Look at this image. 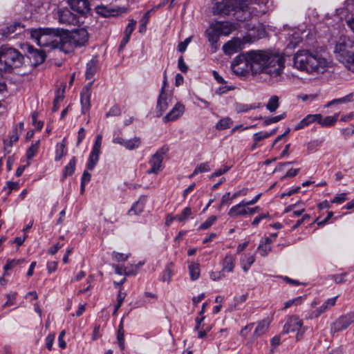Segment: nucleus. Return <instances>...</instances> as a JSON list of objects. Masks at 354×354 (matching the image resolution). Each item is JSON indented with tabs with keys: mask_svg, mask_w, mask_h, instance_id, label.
Instances as JSON below:
<instances>
[{
	"mask_svg": "<svg viewBox=\"0 0 354 354\" xmlns=\"http://www.w3.org/2000/svg\"><path fill=\"white\" fill-rule=\"evenodd\" d=\"M54 340H55V334L54 333H50L46 337L45 342H46V346L48 348V350H49V351L52 350Z\"/></svg>",
	"mask_w": 354,
	"mask_h": 354,
	"instance_id": "58",
	"label": "nucleus"
},
{
	"mask_svg": "<svg viewBox=\"0 0 354 354\" xmlns=\"http://www.w3.org/2000/svg\"><path fill=\"white\" fill-rule=\"evenodd\" d=\"M88 39V34L87 30L82 28L76 29L73 31L70 35L63 37L64 46L68 45L72 50L75 48L84 46Z\"/></svg>",
	"mask_w": 354,
	"mask_h": 354,
	"instance_id": "8",
	"label": "nucleus"
},
{
	"mask_svg": "<svg viewBox=\"0 0 354 354\" xmlns=\"http://www.w3.org/2000/svg\"><path fill=\"white\" fill-rule=\"evenodd\" d=\"M303 322L297 315L289 316L287 318L286 323L285 324L283 329V333H288L290 332H297L296 335L297 340L302 338L305 328H302Z\"/></svg>",
	"mask_w": 354,
	"mask_h": 354,
	"instance_id": "10",
	"label": "nucleus"
},
{
	"mask_svg": "<svg viewBox=\"0 0 354 354\" xmlns=\"http://www.w3.org/2000/svg\"><path fill=\"white\" fill-rule=\"evenodd\" d=\"M57 19L60 24L66 25H75L78 23L76 15L68 8L59 10Z\"/></svg>",
	"mask_w": 354,
	"mask_h": 354,
	"instance_id": "15",
	"label": "nucleus"
},
{
	"mask_svg": "<svg viewBox=\"0 0 354 354\" xmlns=\"http://www.w3.org/2000/svg\"><path fill=\"white\" fill-rule=\"evenodd\" d=\"M212 12L214 15L233 17L241 21L246 19L247 6L243 0H221L213 2Z\"/></svg>",
	"mask_w": 354,
	"mask_h": 354,
	"instance_id": "3",
	"label": "nucleus"
},
{
	"mask_svg": "<svg viewBox=\"0 0 354 354\" xmlns=\"http://www.w3.org/2000/svg\"><path fill=\"white\" fill-rule=\"evenodd\" d=\"M97 61L96 59H91L86 64V70L85 76L86 80H92L97 71Z\"/></svg>",
	"mask_w": 354,
	"mask_h": 354,
	"instance_id": "28",
	"label": "nucleus"
},
{
	"mask_svg": "<svg viewBox=\"0 0 354 354\" xmlns=\"http://www.w3.org/2000/svg\"><path fill=\"white\" fill-rule=\"evenodd\" d=\"M220 35H221L212 28V25H211L210 29L207 30L208 41L211 44L212 46L215 49L217 48V44L219 40Z\"/></svg>",
	"mask_w": 354,
	"mask_h": 354,
	"instance_id": "30",
	"label": "nucleus"
},
{
	"mask_svg": "<svg viewBox=\"0 0 354 354\" xmlns=\"http://www.w3.org/2000/svg\"><path fill=\"white\" fill-rule=\"evenodd\" d=\"M168 151L169 148L163 146L151 156L149 160L150 169L147 171L148 174H158L163 169V160Z\"/></svg>",
	"mask_w": 354,
	"mask_h": 354,
	"instance_id": "9",
	"label": "nucleus"
},
{
	"mask_svg": "<svg viewBox=\"0 0 354 354\" xmlns=\"http://www.w3.org/2000/svg\"><path fill=\"white\" fill-rule=\"evenodd\" d=\"M320 116L319 115L315 114H309L306 115L302 120H301L298 124H297L294 128L293 131H299L303 129L304 127L309 125L313 122H315L317 118H319Z\"/></svg>",
	"mask_w": 354,
	"mask_h": 354,
	"instance_id": "27",
	"label": "nucleus"
},
{
	"mask_svg": "<svg viewBox=\"0 0 354 354\" xmlns=\"http://www.w3.org/2000/svg\"><path fill=\"white\" fill-rule=\"evenodd\" d=\"M212 28L221 35H229L233 31L238 29L239 24L238 23H232L230 21H216L212 24Z\"/></svg>",
	"mask_w": 354,
	"mask_h": 354,
	"instance_id": "12",
	"label": "nucleus"
},
{
	"mask_svg": "<svg viewBox=\"0 0 354 354\" xmlns=\"http://www.w3.org/2000/svg\"><path fill=\"white\" fill-rule=\"evenodd\" d=\"M24 56L17 50L3 47L0 50V71L11 72L23 66Z\"/></svg>",
	"mask_w": 354,
	"mask_h": 354,
	"instance_id": "5",
	"label": "nucleus"
},
{
	"mask_svg": "<svg viewBox=\"0 0 354 354\" xmlns=\"http://www.w3.org/2000/svg\"><path fill=\"white\" fill-rule=\"evenodd\" d=\"M24 28V26L21 25L19 22H14L13 24H10V26L1 29V34L4 37H8L10 36L12 33L16 32V31H21Z\"/></svg>",
	"mask_w": 354,
	"mask_h": 354,
	"instance_id": "26",
	"label": "nucleus"
},
{
	"mask_svg": "<svg viewBox=\"0 0 354 354\" xmlns=\"http://www.w3.org/2000/svg\"><path fill=\"white\" fill-rule=\"evenodd\" d=\"M354 322V314L348 313L339 317L333 324L332 330L339 332L346 329L350 324Z\"/></svg>",
	"mask_w": 354,
	"mask_h": 354,
	"instance_id": "16",
	"label": "nucleus"
},
{
	"mask_svg": "<svg viewBox=\"0 0 354 354\" xmlns=\"http://www.w3.org/2000/svg\"><path fill=\"white\" fill-rule=\"evenodd\" d=\"M279 99L278 96H271L266 104V109L270 112L276 111V109L279 107Z\"/></svg>",
	"mask_w": 354,
	"mask_h": 354,
	"instance_id": "39",
	"label": "nucleus"
},
{
	"mask_svg": "<svg viewBox=\"0 0 354 354\" xmlns=\"http://www.w3.org/2000/svg\"><path fill=\"white\" fill-rule=\"evenodd\" d=\"M173 268L174 263H169L163 270L161 275V280L164 282H167L168 283L170 281V279L173 275Z\"/></svg>",
	"mask_w": 354,
	"mask_h": 354,
	"instance_id": "36",
	"label": "nucleus"
},
{
	"mask_svg": "<svg viewBox=\"0 0 354 354\" xmlns=\"http://www.w3.org/2000/svg\"><path fill=\"white\" fill-rule=\"evenodd\" d=\"M354 47V41L348 37L342 35L336 41L334 53L336 58L339 61H344L349 59V55L353 53L351 49Z\"/></svg>",
	"mask_w": 354,
	"mask_h": 354,
	"instance_id": "7",
	"label": "nucleus"
},
{
	"mask_svg": "<svg viewBox=\"0 0 354 354\" xmlns=\"http://www.w3.org/2000/svg\"><path fill=\"white\" fill-rule=\"evenodd\" d=\"M223 272L224 271H223V270L221 271H216V272L212 271L209 273V277L213 281L221 280L225 277V274H224Z\"/></svg>",
	"mask_w": 354,
	"mask_h": 354,
	"instance_id": "57",
	"label": "nucleus"
},
{
	"mask_svg": "<svg viewBox=\"0 0 354 354\" xmlns=\"http://www.w3.org/2000/svg\"><path fill=\"white\" fill-rule=\"evenodd\" d=\"M62 31L59 28H35L30 29V34L39 46L62 49L64 48V43L63 37H61Z\"/></svg>",
	"mask_w": 354,
	"mask_h": 354,
	"instance_id": "4",
	"label": "nucleus"
},
{
	"mask_svg": "<svg viewBox=\"0 0 354 354\" xmlns=\"http://www.w3.org/2000/svg\"><path fill=\"white\" fill-rule=\"evenodd\" d=\"M28 59L32 61V64L37 66L42 64L46 59V54L41 50L35 49L32 46L28 47Z\"/></svg>",
	"mask_w": 354,
	"mask_h": 354,
	"instance_id": "18",
	"label": "nucleus"
},
{
	"mask_svg": "<svg viewBox=\"0 0 354 354\" xmlns=\"http://www.w3.org/2000/svg\"><path fill=\"white\" fill-rule=\"evenodd\" d=\"M117 339L120 348L123 351L125 348L124 331L123 328V320L122 319L118 326Z\"/></svg>",
	"mask_w": 354,
	"mask_h": 354,
	"instance_id": "34",
	"label": "nucleus"
},
{
	"mask_svg": "<svg viewBox=\"0 0 354 354\" xmlns=\"http://www.w3.org/2000/svg\"><path fill=\"white\" fill-rule=\"evenodd\" d=\"M102 137L99 134L95 140L93 149L90 153L88 162L86 164V168L88 170H93L99 160V156L100 154V149L102 145Z\"/></svg>",
	"mask_w": 354,
	"mask_h": 354,
	"instance_id": "11",
	"label": "nucleus"
},
{
	"mask_svg": "<svg viewBox=\"0 0 354 354\" xmlns=\"http://www.w3.org/2000/svg\"><path fill=\"white\" fill-rule=\"evenodd\" d=\"M171 100L172 93L171 91L160 92L156 106L158 116L162 115V113L167 109Z\"/></svg>",
	"mask_w": 354,
	"mask_h": 354,
	"instance_id": "13",
	"label": "nucleus"
},
{
	"mask_svg": "<svg viewBox=\"0 0 354 354\" xmlns=\"http://www.w3.org/2000/svg\"><path fill=\"white\" fill-rule=\"evenodd\" d=\"M246 205L245 203V200H243L241 203L239 204L232 206L227 214L230 217H238L241 216H245L246 215Z\"/></svg>",
	"mask_w": 354,
	"mask_h": 354,
	"instance_id": "21",
	"label": "nucleus"
},
{
	"mask_svg": "<svg viewBox=\"0 0 354 354\" xmlns=\"http://www.w3.org/2000/svg\"><path fill=\"white\" fill-rule=\"evenodd\" d=\"M65 138L63 139L62 142L57 143L56 145V150H55V160L59 161L62 159V158L65 154V147L66 144L64 143Z\"/></svg>",
	"mask_w": 354,
	"mask_h": 354,
	"instance_id": "38",
	"label": "nucleus"
},
{
	"mask_svg": "<svg viewBox=\"0 0 354 354\" xmlns=\"http://www.w3.org/2000/svg\"><path fill=\"white\" fill-rule=\"evenodd\" d=\"M271 249L272 248L270 245L260 243L259 247L257 248V251L259 252L261 256L266 257L271 251Z\"/></svg>",
	"mask_w": 354,
	"mask_h": 354,
	"instance_id": "48",
	"label": "nucleus"
},
{
	"mask_svg": "<svg viewBox=\"0 0 354 354\" xmlns=\"http://www.w3.org/2000/svg\"><path fill=\"white\" fill-rule=\"evenodd\" d=\"M40 141L37 140L26 151V157L28 160L32 159L37 153L39 147Z\"/></svg>",
	"mask_w": 354,
	"mask_h": 354,
	"instance_id": "41",
	"label": "nucleus"
},
{
	"mask_svg": "<svg viewBox=\"0 0 354 354\" xmlns=\"http://www.w3.org/2000/svg\"><path fill=\"white\" fill-rule=\"evenodd\" d=\"M32 124L35 127V131H40L43 127V122L37 120V113H34L32 115Z\"/></svg>",
	"mask_w": 354,
	"mask_h": 354,
	"instance_id": "52",
	"label": "nucleus"
},
{
	"mask_svg": "<svg viewBox=\"0 0 354 354\" xmlns=\"http://www.w3.org/2000/svg\"><path fill=\"white\" fill-rule=\"evenodd\" d=\"M191 37H187L183 41L180 42L178 45V50L180 53L185 52L187 49L188 44L191 41Z\"/></svg>",
	"mask_w": 354,
	"mask_h": 354,
	"instance_id": "63",
	"label": "nucleus"
},
{
	"mask_svg": "<svg viewBox=\"0 0 354 354\" xmlns=\"http://www.w3.org/2000/svg\"><path fill=\"white\" fill-rule=\"evenodd\" d=\"M95 11L97 14L104 16V17H109L111 15V10L108 8L106 6L103 5H100L95 7Z\"/></svg>",
	"mask_w": 354,
	"mask_h": 354,
	"instance_id": "46",
	"label": "nucleus"
},
{
	"mask_svg": "<svg viewBox=\"0 0 354 354\" xmlns=\"http://www.w3.org/2000/svg\"><path fill=\"white\" fill-rule=\"evenodd\" d=\"M285 67V57L272 50H250L236 57L232 63L234 73L245 75L250 71L262 74L265 80L278 82L282 80Z\"/></svg>",
	"mask_w": 354,
	"mask_h": 354,
	"instance_id": "1",
	"label": "nucleus"
},
{
	"mask_svg": "<svg viewBox=\"0 0 354 354\" xmlns=\"http://www.w3.org/2000/svg\"><path fill=\"white\" fill-rule=\"evenodd\" d=\"M268 326H269V323L266 320H263V321L259 322L254 331L253 338L256 339L258 337L266 333V332L268 329Z\"/></svg>",
	"mask_w": 354,
	"mask_h": 354,
	"instance_id": "31",
	"label": "nucleus"
},
{
	"mask_svg": "<svg viewBox=\"0 0 354 354\" xmlns=\"http://www.w3.org/2000/svg\"><path fill=\"white\" fill-rule=\"evenodd\" d=\"M232 125V121L229 118H225L219 120L216 124V128L218 131H224L230 128Z\"/></svg>",
	"mask_w": 354,
	"mask_h": 354,
	"instance_id": "40",
	"label": "nucleus"
},
{
	"mask_svg": "<svg viewBox=\"0 0 354 354\" xmlns=\"http://www.w3.org/2000/svg\"><path fill=\"white\" fill-rule=\"evenodd\" d=\"M217 220L216 216H212L209 217L204 223H203L200 227L199 230H207Z\"/></svg>",
	"mask_w": 354,
	"mask_h": 354,
	"instance_id": "47",
	"label": "nucleus"
},
{
	"mask_svg": "<svg viewBox=\"0 0 354 354\" xmlns=\"http://www.w3.org/2000/svg\"><path fill=\"white\" fill-rule=\"evenodd\" d=\"M230 169V166L223 165L220 169H217L216 171L212 174L210 178L220 176L223 174L226 173L227 171H228Z\"/></svg>",
	"mask_w": 354,
	"mask_h": 354,
	"instance_id": "54",
	"label": "nucleus"
},
{
	"mask_svg": "<svg viewBox=\"0 0 354 354\" xmlns=\"http://www.w3.org/2000/svg\"><path fill=\"white\" fill-rule=\"evenodd\" d=\"M136 24V21H135L133 19H131L129 21V23L128 24L127 26L125 28L124 35L131 36V33L133 32V31L135 29Z\"/></svg>",
	"mask_w": 354,
	"mask_h": 354,
	"instance_id": "59",
	"label": "nucleus"
},
{
	"mask_svg": "<svg viewBox=\"0 0 354 354\" xmlns=\"http://www.w3.org/2000/svg\"><path fill=\"white\" fill-rule=\"evenodd\" d=\"M16 292H12L11 294H8L6 295L7 301L3 304V307L8 306L15 304V299H16Z\"/></svg>",
	"mask_w": 354,
	"mask_h": 354,
	"instance_id": "61",
	"label": "nucleus"
},
{
	"mask_svg": "<svg viewBox=\"0 0 354 354\" xmlns=\"http://www.w3.org/2000/svg\"><path fill=\"white\" fill-rule=\"evenodd\" d=\"M270 134H255V136L254 138V143L252 145V150L255 149L257 147H259L258 142L261 140L268 138Z\"/></svg>",
	"mask_w": 354,
	"mask_h": 354,
	"instance_id": "56",
	"label": "nucleus"
},
{
	"mask_svg": "<svg viewBox=\"0 0 354 354\" xmlns=\"http://www.w3.org/2000/svg\"><path fill=\"white\" fill-rule=\"evenodd\" d=\"M257 107V106L255 104L237 103L235 105V110L237 113H245L250 110L255 109Z\"/></svg>",
	"mask_w": 354,
	"mask_h": 354,
	"instance_id": "43",
	"label": "nucleus"
},
{
	"mask_svg": "<svg viewBox=\"0 0 354 354\" xmlns=\"http://www.w3.org/2000/svg\"><path fill=\"white\" fill-rule=\"evenodd\" d=\"M70 7L78 13L84 15L91 10L88 0H68Z\"/></svg>",
	"mask_w": 354,
	"mask_h": 354,
	"instance_id": "17",
	"label": "nucleus"
},
{
	"mask_svg": "<svg viewBox=\"0 0 354 354\" xmlns=\"http://www.w3.org/2000/svg\"><path fill=\"white\" fill-rule=\"evenodd\" d=\"M178 67L179 70L181 72H183V73H185L188 71V66H187V64L184 62V59H183V56H180L178 58Z\"/></svg>",
	"mask_w": 354,
	"mask_h": 354,
	"instance_id": "64",
	"label": "nucleus"
},
{
	"mask_svg": "<svg viewBox=\"0 0 354 354\" xmlns=\"http://www.w3.org/2000/svg\"><path fill=\"white\" fill-rule=\"evenodd\" d=\"M192 209L189 207L184 208L181 214L177 216V220L180 222L186 221L192 215Z\"/></svg>",
	"mask_w": 354,
	"mask_h": 354,
	"instance_id": "45",
	"label": "nucleus"
},
{
	"mask_svg": "<svg viewBox=\"0 0 354 354\" xmlns=\"http://www.w3.org/2000/svg\"><path fill=\"white\" fill-rule=\"evenodd\" d=\"M146 203V196H142L139 199L132 205L128 214L129 215L135 214L138 215L142 212Z\"/></svg>",
	"mask_w": 354,
	"mask_h": 354,
	"instance_id": "22",
	"label": "nucleus"
},
{
	"mask_svg": "<svg viewBox=\"0 0 354 354\" xmlns=\"http://www.w3.org/2000/svg\"><path fill=\"white\" fill-rule=\"evenodd\" d=\"M255 261V256L254 254H245L241 259V268L243 270L244 272H248L250 268L252 266V265L254 263Z\"/></svg>",
	"mask_w": 354,
	"mask_h": 354,
	"instance_id": "29",
	"label": "nucleus"
},
{
	"mask_svg": "<svg viewBox=\"0 0 354 354\" xmlns=\"http://www.w3.org/2000/svg\"><path fill=\"white\" fill-rule=\"evenodd\" d=\"M112 257L117 261H125L128 259V255L117 252H113Z\"/></svg>",
	"mask_w": 354,
	"mask_h": 354,
	"instance_id": "62",
	"label": "nucleus"
},
{
	"mask_svg": "<svg viewBox=\"0 0 354 354\" xmlns=\"http://www.w3.org/2000/svg\"><path fill=\"white\" fill-rule=\"evenodd\" d=\"M293 63L295 68L309 74L322 73L328 65L325 58L308 50L297 51L294 55Z\"/></svg>",
	"mask_w": 354,
	"mask_h": 354,
	"instance_id": "2",
	"label": "nucleus"
},
{
	"mask_svg": "<svg viewBox=\"0 0 354 354\" xmlns=\"http://www.w3.org/2000/svg\"><path fill=\"white\" fill-rule=\"evenodd\" d=\"M121 109L117 104L113 105L109 111L106 113V117H115L121 115Z\"/></svg>",
	"mask_w": 354,
	"mask_h": 354,
	"instance_id": "49",
	"label": "nucleus"
},
{
	"mask_svg": "<svg viewBox=\"0 0 354 354\" xmlns=\"http://www.w3.org/2000/svg\"><path fill=\"white\" fill-rule=\"evenodd\" d=\"M251 3L259 6L261 13H266L272 6V0H250Z\"/></svg>",
	"mask_w": 354,
	"mask_h": 354,
	"instance_id": "32",
	"label": "nucleus"
},
{
	"mask_svg": "<svg viewBox=\"0 0 354 354\" xmlns=\"http://www.w3.org/2000/svg\"><path fill=\"white\" fill-rule=\"evenodd\" d=\"M257 31V33L255 32V29L253 28L250 30L247 35L243 38L235 37L227 41L223 46L224 53L227 55H232L237 53L241 50L246 44L252 43L262 37L264 35V30L261 28H258Z\"/></svg>",
	"mask_w": 354,
	"mask_h": 354,
	"instance_id": "6",
	"label": "nucleus"
},
{
	"mask_svg": "<svg viewBox=\"0 0 354 354\" xmlns=\"http://www.w3.org/2000/svg\"><path fill=\"white\" fill-rule=\"evenodd\" d=\"M75 163L76 159L75 157H73L64 169L62 180L66 178L67 176H71L74 173Z\"/></svg>",
	"mask_w": 354,
	"mask_h": 354,
	"instance_id": "33",
	"label": "nucleus"
},
{
	"mask_svg": "<svg viewBox=\"0 0 354 354\" xmlns=\"http://www.w3.org/2000/svg\"><path fill=\"white\" fill-rule=\"evenodd\" d=\"M126 297V293L122 292L121 290L119 291L118 296H117V304L115 306L114 312L113 314H115L118 309L121 307L124 299Z\"/></svg>",
	"mask_w": 354,
	"mask_h": 354,
	"instance_id": "51",
	"label": "nucleus"
},
{
	"mask_svg": "<svg viewBox=\"0 0 354 354\" xmlns=\"http://www.w3.org/2000/svg\"><path fill=\"white\" fill-rule=\"evenodd\" d=\"M190 278L192 281L198 279L200 277V268L198 263H192L188 266Z\"/></svg>",
	"mask_w": 354,
	"mask_h": 354,
	"instance_id": "37",
	"label": "nucleus"
},
{
	"mask_svg": "<svg viewBox=\"0 0 354 354\" xmlns=\"http://www.w3.org/2000/svg\"><path fill=\"white\" fill-rule=\"evenodd\" d=\"M302 298L301 297H296L293 299L289 300L284 304V307L283 310H285L288 308L291 307L292 305H297L298 304H300L301 302Z\"/></svg>",
	"mask_w": 354,
	"mask_h": 354,
	"instance_id": "60",
	"label": "nucleus"
},
{
	"mask_svg": "<svg viewBox=\"0 0 354 354\" xmlns=\"http://www.w3.org/2000/svg\"><path fill=\"white\" fill-rule=\"evenodd\" d=\"M320 118H317L315 122L321 125L322 127H331L335 124V123L337 121L339 118V113H336L333 116H326L324 118L322 117L321 114H318Z\"/></svg>",
	"mask_w": 354,
	"mask_h": 354,
	"instance_id": "23",
	"label": "nucleus"
},
{
	"mask_svg": "<svg viewBox=\"0 0 354 354\" xmlns=\"http://www.w3.org/2000/svg\"><path fill=\"white\" fill-rule=\"evenodd\" d=\"M113 142L115 144H119L129 150L138 148L141 145L140 138L136 136L132 138H123L118 135L113 138Z\"/></svg>",
	"mask_w": 354,
	"mask_h": 354,
	"instance_id": "14",
	"label": "nucleus"
},
{
	"mask_svg": "<svg viewBox=\"0 0 354 354\" xmlns=\"http://www.w3.org/2000/svg\"><path fill=\"white\" fill-rule=\"evenodd\" d=\"M337 299V296L328 299L319 308L313 312L314 316L317 317L326 312L328 309L334 306L335 305Z\"/></svg>",
	"mask_w": 354,
	"mask_h": 354,
	"instance_id": "25",
	"label": "nucleus"
},
{
	"mask_svg": "<svg viewBox=\"0 0 354 354\" xmlns=\"http://www.w3.org/2000/svg\"><path fill=\"white\" fill-rule=\"evenodd\" d=\"M185 111V106L181 102H177L171 110L163 118L165 122H171L179 118Z\"/></svg>",
	"mask_w": 354,
	"mask_h": 354,
	"instance_id": "19",
	"label": "nucleus"
},
{
	"mask_svg": "<svg viewBox=\"0 0 354 354\" xmlns=\"http://www.w3.org/2000/svg\"><path fill=\"white\" fill-rule=\"evenodd\" d=\"M149 17V12H147L144 15V16L142 17V18L140 21L139 32H143L146 30V26H147V24L148 23Z\"/></svg>",
	"mask_w": 354,
	"mask_h": 354,
	"instance_id": "55",
	"label": "nucleus"
},
{
	"mask_svg": "<svg viewBox=\"0 0 354 354\" xmlns=\"http://www.w3.org/2000/svg\"><path fill=\"white\" fill-rule=\"evenodd\" d=\"M24 261V259H11L8 260L6 264L4 266L3 269L5 272L11 270L12 268H15L17 265L21 263Z\"/></svg>",
	"mask_w": 354,
	"mask_h": 354,
	"instance_id": "44",
	"label": "nucleus"
},
{
	"mask_svg": "<svg viewBox=\"0 0 354 354\" xmlns=\"http://www.w3.org/2000/svg\"><path fill=\"white\" fill-rule=\"evenodd\" d=\"M236 256L227 254L223 261V271L232 272L235 266Z\"/></svg>",
	"mask_w": 354,
	"mask_h": 354,
	"instance_id": "24",
	"label": "nucleus"
},
{
	"mask_svg": "<svg viewBox=\"0 0 354 354\" xmlns=\"http://www.w3.org/2000/svg\"><path fill=\"white\" fill-rule=\"evenodd\" d=\"M353 101V94L352 93H350L343 97H340V98H337V99H334L330 102H328L326 105L325 106L326 107H330L333 105H335V104H346V103H348V102H352Z\"/></svg>",
	"mask_w": 354,
	"mask_h": 354,
	"instance_id": "35",
	"label": "nucleus"
},
{
	"mask_svg": "<svg viewBox=\"0 0 354 354\" xmlns=\"http://www.w3.org/2000/svg\"><path fill=\"white\" fill-rule=\"evenodd\" d=\"M92 82L90 83L89 86L84 88L80 94V102L82 105V111L83 113H86L91 107V91L90 86Z\"/></svg>",
	"mask_w": 354,
	"mask_h": 354,
	"instance_id": "20",
	"label": "nucleus"
},
{
	"mask_svg": "<svg viewBox=\"0 0 354 354\" xmlns=\"http://www.w3.org/2000/svg\"><path fill=\"white\" fill-rule=\"evenodd\" d=\"M139 270L138 266H128L124 268V274L126 276H132L136 274Z\"/></svg>",
	"mask_w": 354,
	"mask_h": 354,
	"instance_id": "50",
	"label": "nucleus"
},
{
	"mask_svg": "<svg viewBox=\"0 0 354 354\" xmlns=\"http://www.w3.org/2000/svg\"><path fill=\"white\" fill-rule=\"evenodd\" d=\"M210 171V167L208 162L201 163L194 170L193 173L189 176V178H193L199 173L207 172Z\"/></svg>",
	"mask_w": 354,
	"mask_h": 354,
	"instance_id": "42",
	"label": "nucleus"
},
{
	"mask_svg": "<svg viewBox=\"0 0 354 354\" xmlns=\"http://www.w3.org/2000/svg\"><path fill=\"white\" fill-rule=\"evenodd\" d=\"M341 62L345 64L350 71L354 72V51L349 55V59H346Z\"/></svg>",
	"mask_w": 354,
	"mask_h": 354,
	"instance_id": "53",
	"label": "nucleus"
}]
</instances>
